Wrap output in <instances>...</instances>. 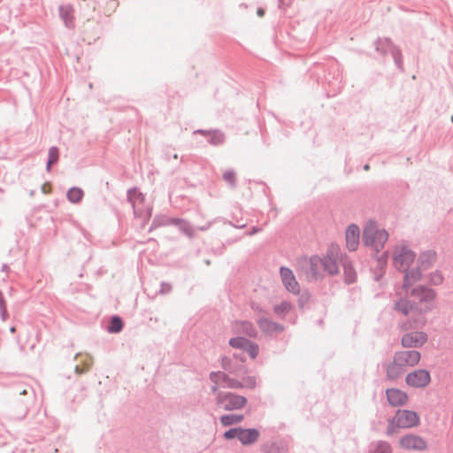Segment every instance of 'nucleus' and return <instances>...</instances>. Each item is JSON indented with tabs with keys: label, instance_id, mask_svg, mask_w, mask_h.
<instances>
[{
	"label": "nucleus",
	"instance_id": "f257e3e1",
	"mask_svg": "<svg viewBox=\"0 0 453 453\" xmlns=\"http://www.w3.org/2000/svg\"><path fill=\"white\" fill-rule=\"evenodd\" d=\"M434 293L432 289L417 288L411 290L410 300H401L396 303V309L407 315L414 309L419 312L429 310V303L434 299Z\"/></svg>",
	"mask_w": 453,
	"mask_h": 453
},
{
	"label": "nucleus",
	"instance_id": "f03ea898",
	"mask_svg": "<svg viewBox=\"0 0 453 453\" xmlns=\"http://www.w3.org/2000/svg\"><path fill=\"white\" fill-rule=\"evenodd\" d=\"M388 240V233L373 222L369 221L364 228L363 241L365 246L376 252L380 251Z\"/></svg>",
	"mask_w": 453,
	"mask_h": 453
},
{
	"label": "nucleus",
	"instance_id": "7ed1b4c3",
	"mask_svg": "<svg viewBox=\"0 0 453 453\" xmlns=\"http://www.w3.org/2000/svg\"><path fill=\"white\" fill-rule=\"evenodd\" d=\"M418 423L419 418L416 412L408 410H399L389 422L388 434L395 433V427L410 428L418 426Z\"/></svg>",
	"mask_w": 453,
	"mask_h": 453
},
{
	"label": "nucleus",
	"instance_id": "20e7f679",
	"mask_svg": "<svg viewBox=\"0 0 453 453\" xmlns=\"http://www.w3.org/2000/svg\"><path fill=\"white\" fill-rule=\"evenodd\" d=\"M415 257V253L406 245H397L394 250V265L398 270L406 271L413 263Z\"/></svg>",
	"mask_w": 453,
	"mask_h": 453
},
{
	"label": "nucleus",
	"instance_id": "39448f33",
	"mask_svg": "<svg viewBox=\"0 0 453 453\" xmlns=\"http://www.w3.org/2000/svg\"><path fill=\"white\" fill-rule=\"evenodd\" d=\"M216 402L225 411H234L242 409L247 403V398L233 393H219Z\"/></svg>",
	"mask_w": 453,
	"mask_h": 453
},
{
	"label": "nucleus",
	"instance_id": "423d86ee",
	"mask_svg": "<svg viewBox=\"0 0 453 453\" xmlns=\"http://www.w3.org/2000/svg\"><path fill=\"white\" fill-rule=\"evenodd\" d=\"M128 197L133 204L134 213L142 218L148 219L151 216L152 208L149 203H145L143 195L136 188H133L128 192Z\"/></svg>",
	"mask_w": 453,
	"mask_h": 453
},
{
	"label": "nucleus",
	"instance_id": "0eeeda50",
	"mask_svg": "<svg viewBox=\"0 0 453 453\" xmlns=\"http://www.w3.org/2000/svg\"><path fill=\"white\" fill-rule=\"evenodd\" d=\"M340 248L337 245H332L326 254L321 257L322 263L325 264L324 268L328 274H335L338 273V260L340 258Z\"/></svg>",
	"mask_w": 453,
	"mask_h": 453
},
{
	"label": "nucleus",
	"instance_id": "6e6552de",
	"mask_svg": "<svg viewBox=\"0 0 453 453\" xmlns=\"http://www.w3.org/2000/svg\"><path fill=\"white\" fill-rule=\"evenodd\" d=\"M430 380L429 372L423 369L410 372L405 378L406 384L412 388H425L429 384Z\"/></svg>",
	"mask_w": 453,
	"mask_h": 453
},
{
	"label": "nucleus",
	"instance_id": "1a4fd4ad",
	"mask_svg": "<svg viewBox=\"0 0 453 453\" xmlns=\"http://www.w3.org/2000/svg\"><path fill=\"white\" fill-rule=\"evenodd\" d=\"M401 448L405 450H424L427 445L426 441L416 434H407L399 441Z\"/></svg>",
	"mask_w": 453,
	"mask_h": 453
},
{
	"label": "nucleus",
	"instance_id": "9d476101",
	"mask_svg": "<svg viewBox=\"0 0 453 453\" xmlns=\"http://www.w3.org/2000/svg\"><path fill=\"white\" fill-rule=\"evenodd\" d=\"M229 345L234 349L245 350L251 358L257 357L259 352L258 345L243 337H234L229 340Z\"/></svg>",
	"mask_w": 453,
	"mask_h": 453
},
{
	"label": "nucleus",
	"instance_id": "9b49d317",
	"mask_svg": "<svg viewBox=\"0 0 453 453\" xmlns=\"http://www.w3.org/2000/svg\"><path fill=\"white\" fill-rule=\"evenodd\" d=\"M395 362L404 368L408 366H414L420 361V353L416 350H404L395 353Z\"/></svg>",
	"mask_w": 453,
	"mask_h": 453
},
{
	"label": "nucleus",
	"instance_id": "f8f14e48",
	"mask_svg": "<svg viewBox=\"0 0 453 453\" xmlns=\"http://www.w3.org/2000/svg\"><path fill=\"white\" fill-rule=\"evenodd\" d=\"M280 278L283 285L285 286L286 289L293 294H299L300 292V285L296 280V277L293 273V272L287 268V267H281L280 268Z\"/></svg>",
	"mask_w": 453,
	"mask_h": 453
},
{
	"label": "nucleus",
	"instance_id": "ddd939ff",
	"mask_svg": "<svg viewBox=\"0 0 453 453\" xmlns=\"http://www.w3.org/2000/svg\"><path fill=\"white\" fill-rule=\"evenodd\" d=\"M427 340V336L422 332H411L405 334L402 338V344L405 348H417L422 346Z\"/></svg>",
	"mask_w": 453,
	"mask_h": 453
},
{
	"label": "nucleus",
	"instance_id": "4468645a",
	"mask_svg": "<svg viewBox=\"0 0 453 453\" xmlns=\"http://www.w3.org/2000/svg\"><path fill=\"white\" fill-rule=\"evenodd\" d=\"M360 238V230L357 225H350L346 229L345 239H346V247L350 251H355L357 250L359 244Z\"/></svg>",
	"mask_w": 453,
	"mask_h": 453
},
{
	"label": "nucleus",
	"instance_id": "2eb2a0df",
	"mask_svg": "<svg viewBox=\"0 0 453 453\" xmlns=\"http://www.w3.org/2000/svg\"><path fill=\"white\" fill-rule=\"evenodd\" d=\"M325 264L322 263L321 257L313 256L310 258V273L309 276L313 280L323 278L326 270L324 268Z\"/></svg>",
	"mask_w": 453,
	"mask_h": 453
},
{
	"label": "nucleus",
	"instance_id": "dca6fc26",
	"mask_svg": "<svg viewBox=\"0 0 453 453\" xmlns=\"http://www.w3.org/2000/svg\"><path fill=\"white\" fill-rule=\"evenodd\" d=\"M386 393L388 401L392 406L404 405L408 401L407 394L400 389L391 388L388 389Z\"/></svg>",
	"mask_w": 453,
	"mask_h": 453
},
{
	"label": "nucleus",
	"instance_id": "f3484780",
	"mask_svg": "<svg viewBox=\"0 0 453 453\" xmlns=\"http://www.w3.org/2000/svg\"><path fill=\"white\" fill-rule=\"evenodd\" d=\"M231 330L234 334H245L249 336H253L256 334V330L253 325L249 321H234L231 325Z\"/></svg>",
	"mask_w": 453,
	"mask_h": 453
},
{
	"label": "nucleus",
	"instance_id": "a211bd4d",
	"mask_svg": "<svg viewBox=\"0 0 453 453\" xmlns=\"http://www.w3.org/2000/svg\"><path fill=\"white\" fill-rule=\"evenodd\" d=\"M257 386V379L255 376L248 375L242 378V380L234 379L229 381V388H248L254 389Z\"/></svg>",
	"mask_w": 453,
	"mask_h": 453
},
{
	"label": "nucleus",
	"instance_id": "6ab92c4d",
	"mask_svg": "<svg viewBox=\"0 0 453 453\" xmlns=\"http://www.w3.org/2000/svg\"><path fill=\"white\" fill-rule=\"evenodd\" d=\"M259 437L258 430L255 428L244 429L240 427L238 440L243 445H250L257 441Z\"/></svg>",
	"mask_w": 453,
	"mask_h": 453
},
{
	"label": "nucleus",
	"instance_id": "aec40b11",
	"mask_svg": "<svg viewBox=\"0 0 453 453\" xmlns=\"http://www.w3.org/2000/svg\"><path fill=\"white\" fill-rule=\"evenodd\" d=\"M211 380L214 383L211 390L213 392L218 391V385L224 383V387L229 388V381L234 380V378H230L228 375L222 372H213L210 374Z\"/></svg>",
	"mask_w": 453,
	"mask_h": 453
},
{
	"label": "nucleus",
	"instance_id": "412c9836",
	"mask_svg": "<svg viewBox=\"0 0 453 453\" xmlns=\"http://www.w3.org/2000/svg\"><path fill=\"white\" fill-rule=\"evenodd\" d=\"M60 17L66 27H73V8L71 5H63L59 9Z\"/></svg>",
	"mask_w": 453,
	"mask_h": 453
},
{
	"label": "nucleus",
	"instance_id": "4be33fe9",
	"mask_svg": "<svg viewBox=\"0 0 453 453\" xmlns=\"http://www.w3.org/2000/svg\"><path fill=\"white\" fill-rule=\"evenodd\" d=\"M435 261V253L427 251L423 253L418 259L419 266L423 269L428 268Z\"/></svg>",
	"mask_w": 453,
	"mask_h": 453
},
{
	"label": "nucleus",
	"instance_id": "5701e85b",
	"mask_svg": "<svg viewBox=\"0 0 453 453\" xmlns=\"http://www.w3.org/2000/svg\"><path fill=\"white\" fill-rule=\"evenodd\" d=\"M404 371V367L403 365H399L395 362V357H394V360L392 364H390L388 367V377L391 380L398 378L401 374H403Z\"/></svg>",
	"mask_w": 453,
	"mask_h": 453
},
{
	"label": "nucleus",
	"instance_id": "b1692460",
	"mask_svg": "<svg viewBox=\"0 0 453 453\" xmlns=\"http://www.w3.org/2000/svg\"><path fill=\"white\" fill-rule=\"evenodd\" d=\"M258 325H259L260 328L266 333L282 330V327L280 325H278L274 322H272L266 319H260L258 321Z\"/></svg>",
	"mask_w": 453,
	"mask_h": 453
},
{
	"label": "nucleus",
	"instance_id": "393cba45",
	"mask_svg": "<svg viewBox=\"0 0 453 453\" xmlns=\"http://www.w3.org/2000/svg\"><path fill=\"white\" fill-rule=\"evenodd\" d=\"M200 133L208 136L212 145L221 144L224 141V135L219 131H200Z\"/></svg>",
	"mask_w": 453,
	"mask_h": 453
},
{
	"label": "nucleus",
	"instance_id": "a878e982",
	"mask_svg": "<svg viewBox=\"0 0 453 453\" xmlns=\"http://www.w3.org/2000/svg\"><path fill=\"white\" fill-rule=\"evenodd\" d=\"M243 419L242 415L238 414H229V415H223L220 418V422L223 426H228L231 425L241 423Z\"/></svg>",
	"mask_w": 453,
	"mask_h": 453
},
{
	"label": "nucleus",
	"instance_id": "bb28decb",
	"mask_svg": "<svg viewBox=\"0 0 453 453\" xmlns=\"http://www.w3.org/2000/svg\"><path fill=\"white\" fill-rule=\"evenodd\" d=\"M84 193L79 188H72L67 192V198L71 203H79L83 198Z\"/></svg>",
	"mask_w": 453,
	"mask_h": 453
},
{
	"label": "nucleus",
	"instance_id": "cd10ccee",
	"mask_svg": "<svg viewBox=\"0 0 453 453\" xmlns=\"http://www.w3.org/2000/svg\"><path fill=\"white\" fill-rule=\"evenodd\" d=\"M420 272L418 270L417 271H411L406 273L404 278V284L403 288L407 289L412 283L420 279ZM408 292V290H406Z\"/></svg>",
	"mask_w": 453,
	"mask_h": 453
},
{
	"label": "nucleus",
	"instance_id": "c85d7f7f",
	"mask_svg": "<svg viewBox=\"0 0 453 453\" xmlns=\"http://www.w3.org/2000/svg\"><path fill=\"white\" fill-rule=\"evenodd\" d=\"M292 309V306L288 302H281L280 303L277 304L273 308V311L276 315L281 317L285 314L288 313Z\"/></svg>",
	"mask_w": 453,
	"mask_h": 453
},
{
	"label": "nucleus",
	"instance_id": "c756f323",
	"mask_svg": "<svg viewBox=\"0 0 453 453\" xmlns=\"http://www.w3.org/2000/svg\"><path fill=\"white\" fill-rule=\"evenodd\" d=\"M357 278L356 272L351 265H344V279L347 283H352Z\"/></svg>",
	"mask_w": 453,
	"mask_h": 453
},
{
	"label": "nucleus",
	"instance_id": "7c9ffc66",
	"mask_svg": "<svg viewBox=\"0 0 453 453\" xmlns=\"http://www.w3.org/2000/svg\"><path fill=\"white\" fill-rule=\"evenodd\" d=\"M123 322L119 317H113L111 320L108 331L110 333H119L122 330Z\"/></svg>",
	"mask_w": 453,
	"mask_h": 453
},
{
	"label": "nucleus",
	"instance_id": "2f4dec72",
	"mask_svg": "<svg viewBox=\"0 0 453 453\" xmlns=\"http://www.w3.org/2000/svg\"><path fill=\"white\" fill-rule=\"evenodd\" d=\"M58 160V150L57 147H51L49 150V161L47 165V170H50L51 165L57 163Z\"/></svg>",
	"mask_w": 453,
	"mask_h": 453
},
{
	"label": "nucleus",
	"instance_id": "473e14b6",
	"mask_svg": "<svg viewBox=\"0 0 453 453\" xmlns=\"http://www.w3.org/2000/svg\"><path fill=\"white\" fill-rule=\"evenodd\" d=\"M372 453H391V448L388 443H379Z\"/></svg>",
	"mask_w": 453,
	"mask_h": 453
},
{
	"label": "nucleus",
	"instance_id": "72a5a7b5",
	"mask_svg": "<svg viewBox=\"0 0 453 453\" xmlns=\"http://www.w3.org/2000/svg\"><path fill=\"white\" fill-rule=\"evenodd\" d=\"M239 431H240V427L239 428L230 429V430H228L226 432H225L224 437L226 440H231V439H234V438H237L238 439Z\"/></svg>",
	"mask_w": 453,
	"mask_h": 453
},
{
	"label": "nucleus",
	"instance_id": "f704fd0d",
	"mask_svg": "<svg viewBox=\"0 0 453 453\" xmlns=\"http://www.w3.org/2000/svg\"><path fill=\"white\" fill-rule=\"evenodd\" d=\"M223 179L230 185H233L235 180V173L233 171H226L223 174Z\"/></svg>",
	"mask_w": 453,
	"mask_h": 453
},
{
	"label": "nucleus",
	"instance_id": "c9c22d12",
	"mask_svg": "<svg viewBox=\"0 0 453 453\" xmlns=\"http://www.w3.org/2000/svg\"><path fill=\"white\" fill-rule=\"evenodd\" d=\"M0 313L2 319L4 321L8 318L7 307L5 301H0Z\"/></svg>",
	"mask_w": 453,
	"mask_h": 453
},
{
	"label": "nucleus",
	"instance_id": "e433bc0d",
	"mask_svg": "<svg viewBox=\"0 0 453 453\" xmlns=\"http://www.w3.org/2000/svg\"><path fill=\"white\" fill-rule=\"evenodd\" d=\"M257 14L259 16V17H263L265 15V11L264 9L262 8H258L257 11Z\"/></svg>",
	"mask_w": 453,
	"mask_h": 453
},
{
	"label": "nucleus",
	"instance_id": "4c0bfd02",
	"mask_svg": "<svg viewBox=\"0 0 453 453\" xmlns=\"http://www.w3.org/2000/svg\"><path fill=\"white\" fill-rule=\"evenodd\" d=\"M42 191H43L44 193H49V192H50V189H49V188H48L46 185H44V186L42 187Z\"/></svg>",
	"mask_w": 453,
	"mask_h": 453
},
{
	"label": "nucleus",
	"instance_id": "58836bf2",
	"mask_svg": "<svg viewBox=\"0 0 453 453\" xmlns=\"http://www.w3.org/2000/svg\"><path fill=\"white\" fill-rule=\"evenodd\" d=\"M0 301H5L1 291H0Z\"/></svg>",
	"mask_w": 453,
	"mask_h": 453
},
{
	"label": "nucleus",
	"instance_id": "ea45409f",
	"mask_svg": "<svg viewBox=\"0 0 453 453\" xmlns=\"http://www.w3.org/2000/svg\"><path fill=\"white\" fill-rule=\"evenodd\" d=\"M10 331H11L12 333H15L16 328H15L14 326H12V327L10 328Z\"/></svg>",
	"mask_w": 453,
	"mask_h": 453
},
{
	"label": "nucleus",
	"instance_id": "a19ab883",
	"mask_svg": "<svg viewBox=\"0 0 453 453\" xmlns=\"http://www.w3.org/2000/svg\"><path fill=\"white\" fill-rule=\"evenodd\" d=\"M365 170H368V169H369V165H365Z\"/></svg>",
	"mask_w": 453,
	"mask_h": 453
},
{
	"label": "nucleus",
	"instance_id": "79ce46f5",
	"mask_svg": "<svg viewBox=\"0 0 453 453\" xmlns=\"http://www.w3.org/2000/svg\"><path fill=\"white\" fill-rule=\"evenodd\" d=\"M451 120H452V122H453V115H452Z\"/></svg>",
	"mask_w": 453,
	"mask_h": 453
}]
</instances>
